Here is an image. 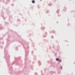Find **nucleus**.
I'll return each instance as SVG.
<instances>
[{
    "label": "nucleus",
    "instance_id": "f03ea898",
    "mask_svg": "<svg viewBox=\"0 0 75 75\" xmlns=\"http://www.w3.org/2000/svg\"><path fill=\"white\" fill-rule=\"evenodd\" d=\"M58 61L60 62H61V60L60 59H59Z\"/></svg>",
    "mask_w": 75,
    "mask_h": 75
},
{
    "label": "nucleus",
    "instance_id": "20e7f679",
    "mask_svg": "<svg viewBox=\"0 0 75 75\" xmlns=\"http://www.w3.org/2000/svg\"><path fill=\"white\" fill-rule=\"evenodd\" d=\"M61 68H62V67H61Z\"/></svg>",
    "mask_w": 75,
    "mask_h": 75
},
{
    "label": "nucleus",
    "instance_id": "7ed1b4c3",
    "mask_svg": "<svg viewBox=\"0 0 75 75\" xmlns=\"http://www.w3.org/2000/svg\"><path fill=\"white\" fill-rule=\"evenodd\" d=\"M56 61H59V59H58V58H57V59H56Z\"/></svg>",
    "mask_w": 75,
    "mask_h": 75
},
{
    "label": "nucleus",
    "instance_id": "f257e3e1",
    "mask_svg": "<svg viewBox=\"0 0 75 75\" xmlns=\"http://www.w3.org/2000/svg\"><path fill=\"white\" fill-rule=\"evenodd\" d=\"M32 3H35V1H32Z\"/></svg>",
    "mask_w": 75,
    "mask_h": 75
}]
</instances>
